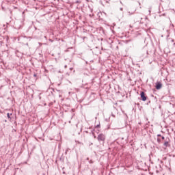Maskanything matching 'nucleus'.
<instances>
[{
  "label": "nucleus",
  "instance_id": "nucleus-1",
  "mask_svg": "<svg viewBox=\"0 0 175 175\" xmlns=\"http://www.w3.org/2000/svg\"><path fill=\"white\" fill-rule=\"evenodd\" d=\"M97 140L99 142H105V140H106V136L105 134L100 133L98 135Z\"/></svg>",
  "mask_w": 175,
  "mask_h": 175
},
{
  "label": "nucleus",
  "instance_id": "nucleus-2",
  "mask_svg": "<svg viewBox=\"0 0 175 175\" xmlns=\"http://www.w3.org/2000/svg\"><path fill=\"white\" fill-rule=\"evenodd\" d=\"M140 96L143 102H146V100H147V96H146V93H144V92H141Z\"/></svg>",
  "mask_w": 175,
  "mask_h": 175
},
{
  "label": "nucleus",
  "instance_id": "nucleus-3",
  "mask_svg": "<svg viewBox=\"0 0 175 175\" xmlns=\"http://www.w3.org/2000/svg\"><path fill=\"white\" fill-rule=\"evenodd\" d=\"M8 39H9V37H8V36H3L0 34V43H1V44H2V43H3V42L5 40H8Z\"/></svg>",
  "mask_w": 175,
  "mask_h": 175
},
{
  "label": "nucleus",
  "instance_id": "nucleus-4",
  "mask_svg": "<svg viewBox=\"0 0 175 175\" xmlns=\"http://www.w3.org/2000/svg\"><path fill=\"white\" fill-rule=\"evenodd\" d=\"M162 88V83L159 81L156 83V90H161Z\"/></svg>",
  "mask_w": 175,
  "mask_h": 175
},
{
  "label": "nucleus",
  "instance_id": "nucleus-5",
  "mask_svg": "<svg viewBox=\"0 0 175 175\" xmlns=\"http://www.w3.org/2000/svg\"><path fill=\"white\" fill-rule=\"evenodd\" d=\"M163 146H165V147H169L170 145L169 144V142L165 141V142H164Z\"/></svg>",
  "mask_w": 175,
  "mask_h": 175
},
{
  "label": "nucleus",
  "instance_id": "nucleus-6",
  "mask_svg": "<svg viewBox=\"0 0 175 175\" xmlns=\"http://www.w3.org/2000/svg\"><path fill=\"white\" fill-rule=\"evenodd\" d=\"M135 12H136V10H134L133 12H130V11L129 12V14H134Z\"/></svg>",
  "mask_w": 175,
  "mask_h": 175
},
{
  "label": "nucleus",
  "instance_id": "nucleus-7",
  "mask_svg": "<svg viewBox=\"0 0 175 175\" xmlns=\"http://www.w3.org/2000/svg\"><path fill=\"white\" fill-rule=\"evenodd\" d=\"M96 128H100V124H98L96 126Z\"/></svg>",
  "mask_w": 175,
  "mask_h": 175
},
{
  "label": "nucleus",
  "instance_id": "nucleus-8",
  "mask_svg": "<svg viewBox=\"0 0 175 175\" xmlns=\"http://www.w3.org/2000/svg\"><path fill=\"white\" fill-rule=\"evenodd\" d=\"M7 116H8V118H10V113H8Z\"/></svg>",
  "mask_w": 175,
  "mask_h": 175
},
{
  "label": "nucleus",
  "instance_id": "nucleus-9",
  "mask_svg": "<svg viewBox=\"0 0 175 175\" xmlns=\"http://www.w3.org/2000/svg\"><path fill=\"white\" fill-rule=\"evenodd\" d=\"M162 140H165V137H161Z\"/></svg>",
  "mask_w": 175,
  "mask_h": 175
},
{
  "label": "nucleus",
  "instance_id": "nucleus-10",
  "mask_svg": "<svg viewBox=\"0 0 175 175\" xmlns=\"http://www.w3.org/2000/svg\"><path fill=\"white\" fill-rule=\"evenodd\" d=\"M158 137H161V134L157 135Z\"/></svg>",
  "mask_w": 175,
  "mask_h": 175
},
{
  "label": "nucleus",
  "instance_id": "nucleus-11",
  "mask_svg": "<svg viewBox=\"0 0 175 175\" xmlns=\"http://www.w3.org/2000/svg\"><path fill=\"white\" fill-rule=\"evenodd\" d=\"M49 42H53V40H51V39H49Z\"/></svg>",
  "mask_w": 175,
  "mask_h": 175
},
{
  "label": "nucleus",
  "instance_id": "nucleus-12",
  "mask_svg": "<svg viewBox=\"0 0 175 175\" xmlns=\"http://www.w3.org/2000/svg\"><path fill=\"white\" fill-rule=\"evenodd\" d=\"M157 140H158V142H161V139H158Z\"/></svg>",
  "mask_w": 175,
  "mask_h": 175
},
{
  "label": "nucleus",
  "instance_id": "nucleus-13",
  "mask_svg": "<svg viewBox=\"0 0 175 175\" xmlns=\"http://www.w3.org/2000/svg\"><path fill=\"white\" fill-rule=\"evenodd\" d=\"M34 77H36V74H34Z\"/></svg>",
  "mask_w": 175,
  "mask_h": 175
},
{
  "label": "nucleus",
  "instance_id": "nucleus-14",
  "mask_svg": "<svg viewBox=\"0 0 175 175\" xmlns=\"http://www.w3.org/2000/svg\"><path fill=\"white\" fill-rule=\"evenodd\" d=\"M172 42H174V40H172Z\"/></svg>",
  "mask_w": 175,
  "mask_h": 175
},
{
  "label": "nucleus",
  "instance_id": "nucleus-15",
  "mask_svg": "<svg viewBox=\"0 0 175 175\" xmlns=\"http://www.w3.org/2000/svg\"><path fill=\"white\" fill-rule=\"evenodd\" d=\"M174 44H175V43H174Z\"/></svg>",
  "mask_w": 175,
  "mask_h": 175
}]
</instances>
